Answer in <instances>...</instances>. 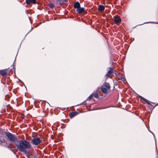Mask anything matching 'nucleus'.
I'll list each match as a JSON object with an SVG mask.
<instances>
[{
  "label": "nucleus",
  "mask_w": 158,
  "mask_h": 158,
  "mask_svg": "<svg viewBox=\"0 0 158 158\" xmlns=\"http://www.w3.org/2000/svg\"><path fill=\"white\" fill-rule=\"evenodd\" d=\"M16 146L18 150L21 152H23L27 156L29 155V152L26 149L31 148V145L28 141L23 140L19 141V143L16 144Z\"/></svg>",
  "instance_id": "f257e3e1"
},
{
  "label": "nucleus",
  "mask_w": 158,
  "mask_h": 158,
  "mask_svg": "<svg viewBox=\"0 0 158 158\" xmlns=\"http://www.w3.org/2000/svg\"><path fill=\"white\" fill-rule=\"evenodd\" d=\"M5 135L7 137L8 139L10 141L14 142L17 141L18 140L17 138L10 132H6Z\"/></svg>",
  "instance_id": "f03ea898"
},
{
  "label": "nucleus",
  "mask_w": 158,
  "mask_h": 158,
  "mask_svg": "<svg viewBox=\"0 0 158 158\" xmlns=\"http://www.w3.org/2000/svg\"><path fill=\"white\" fill-rule=\"evenodd\" d=\"M31 141L33 144L37 145L41 143L42 140L40 138H37L33 139Z\"/></svg>",
  "instance_id": "7ed1b4c3"
},
{
  "label": "nucleus",
  "mask_w": 158,
  "mask_h": 158,
  "mask_svg": "<svg viewBox=\"0 0 158 158\" xmlns=\"http://www.w3.org/2000/svg\"><path fill=\"white\" fill-rule=\"evenodd\" d=\"M93 97L97 98H99L98 94L97 92L93 93L87 99L89 100H90L91 99L93 98Z\"/></svg>",
  "instance_id": "20e7f679"
},
{
  "label": "nucleus",
  "mask_w": 158,
  "mask_h": 158,
  "mask_svg": "<svg viewBox=\"0 0 158 158\" xmlns=\"http://www.w3.org/2000/svg\"><path fill=\"white\" fill-rule=\"evenodd\" d=\"M114 21L115 23L117 25H119L121 22V19L120 17L118 16H114Z\"/></svg>",
  "instance_id": "39448f33"
},
{
  "label": "nucleus",
  "mask_w": 158,
  "mask_h": 158,
  "mask_svg": "<svg viewBox=\"0 0 158 158\" xmlns=\"http://www.w3.org/2000/svg\"><path fill=\"white\" fill-rule=\"evenodd\" d=\"M8 72V70L7 69L0 70V74L2 76H6Z\"/></svg>",
  "instance_id": "423d86ee"
},
{
  "label": "nucleus",
  "mask_w": 158,
  "mask_h": 158,
  "mask_svg": "<svg viewBox=\"0 0 158 158\" xmlns=\"http://www.w3.org/2000/svg\"><path fill=\"white\" fill-rule=\"evenodd\" d=\"M78 114V112L77 111H73L69 114V116L71 118H73L75 116H76Z\"/></svg>",
  "instance_id": "0eeeda50"
},
{
  "label": "nucleus",
  "mask_w": 158,
  "mask_h": 158,
  "mask_svg": "<svg viewBox=\"0 0 158 158\" xmlns=\"http://www.w3.org/2000/svg\"><path fill=\"white\" fill-rule=\"evenodd\" d=\"M36 0H26V2L27 4H29L31 3L33 4L36 3Z\"/></svg>",
  "instance_id": "6e6552de"
},
{
  "label": "nucleus",
  "mask_w": 158,
  "mask_h": 158,
  "mask_svg": "<svg viewBox=\"0 0 158 158\" xmlns=\"http://www.w3.org/2000/svg\"><path fill=\"white\" fill-rule=\"evenodd\" d=\"M139 97L141 100H143V101H145L147 104L150 106H152V105L151 104L150 101L141 96H140Z\"/></svg>",
  "instance_id": "1a4fd4ad"
},
{
  "label": "nucleus",
  "mask_w": 158,
  "mask_h": 158,
  "mask_svg": "<svg viewBox=\"0 0 158 158\" xmlns=\"http://www.w3.org/2000/svg\"><path fill=\"white\" fill-rule=\"evenodd\" d=\"M76 11L78 13L81 14L84 11V8L80 7L79 8L77 9Z\"/></svg>",
  "instance_id": "9d476101"
},
{
  "label": "nucleus",
  "mask_w": 158,
  "mask_h": 158,
  "mask_svg": "<svg viewBox=\"0 0 158 158\" xmlns=\"http://www.w3.org/2000/svg\"><path fill=\"white\" fill-rule=\"evenodd\" d=\"M104 9L105 7L103 6L100 5L98 7V10L100 12H102L104 11Z\"/></svg>",
  "instance_id": "9b49d317"
},
{
  "label": "nucleus",
  "mask_w": 158,
  "mask_h": 158,
  "mask_svg": "<svg viewBox=\"0 0 158 158\" xmlns=\"http://www.w3.org/2000/svg\"><path fill=\"white\" fill-rule=\"evenodd\" d=\"M74 8L77 9L80 7V5L78 2H77L74 5Z\"/></svg>",
  "instance_id": "f8f14e48"
},
{
  "label": "nucleus",
  "mask_w": 158,
  "mask_h": 158,
  "mask_svg": "<svg viewBox=\"0 0 158 158\" xmlns=\"http://www.w3.org/2000/svg\"><path fill=\"white\" fill-rule=\"evenodd\" d=\"M113 71L114 70L113 68H109V70L107 73H108V74L110 75L111 74L113 73Z\"/></svg>",
  "instance_id": "ddd939ff"
},
{
  "label": "nucleus",
  "mask_w": 158,
  "mask_h": 158,
  "mask_svg": "<svg viewBox=\"0 0 158 158\" xmlns=\"http://www.w3.org/2000/svg\"><path fill=\"white\" fill-rule=\"evenodd\" d=\"M101 91L103 93L105 94H106L107 93V89L105 88H101Z\"/></svg>",
  "instance_id": "4468645a"
},
{
  "label": "nucleus",
  "mask_w": 158,
  "mask_h": 158,
  "mask_svg": "<svg viewBox=\"0 0 158 158\" xmlns=\"http://www.w3.org/2000/svg\"><path fill=\"white\" fill-rule=\"evenodd\" d=\"M104 85L106 86L108 89H110V85L107 82H105L104 83Z\"/></svg>",
  "instance_id": "2eb2a0df"
},
{
  "label": "nucleus",
  "mask_w": 158,
  "mask_h": 158,
  "mask_svg": "<svg viewBox=\"0 0 158 158\" xmlns=\"http://www.w3.org/2000/svg\"><path fill=\"white\" fill-rule=\"evenodd\" d=\"M120 78L121 80L122 81H126L125 78L124 77L123 75H122L121 76Z\"/></svg>",
  "instance_id": "dca6fc26"
},
{
  "label": "nucleus",
  "mask_w": 158,
  "mask_h": 158,
  "mask_svg": "<svg viewBox=\"0 0 158 158\" xmlns=\"http://www.w3.org/2000/svg\"><path fill=\"white\" fill-rule=\"evenodd\" d=\"M56 2L57 3H59L60 4L64 2L63 0H56Z\"/></svg>",
  "instance_id": "f3484780"
},
{
  "label": "nucleus",
  "mask_w": 158,
  "mask_h": 158,
  "mask_svg": "<svg viewBox=\"0 0 158 158\" xmlns=\"http://www.w3.org/2000/svg\"><path fill=\"white\" fill-rule=\"evenodd\" d=\"M49 6L51 8H53L54 7V6L53 4L52 3H50L49 4Z\"/></svg>",
  "instance_id": "a211bd4d"
},
{
  "label": "nucleus",
  "mask_w": 158,
  "mask_h": 158,
  "mask_svg": "<svg viewBox=\"0 0 158 158\" xmlns=\"http://www.w3.org/2000/svg\"><path fill=\"white\" fill-rule=\"evenodd\" d=\"M5 143V140L4 139H0V143Z\"/></svg>",
  "instance_id": "6ab92c4d"
},
{
  "label": "nucleus",
  "mask_w": 158,
  "mask_h": 158,
  "mask_svg": "<svg viewBox=\"0 0 158 158\" xmlns=\"http://www.w3.org/2000/svg\"><path fill=\"white\" fill-rule=\"evenodd\" d=\"M110 75V74H108V73H107L105 75V76L106 77V78H107L109 77V76Z\"/></svg>",
  "instance_id": "aec40b11"
},
{
  "label": "nucleus",
  "mask_w": 158,
  "mask_h": 158,
  "mask_svg": "<svg viewBox=\"0 0 158 158\" xmlns=\"http://www.w3.org/2000/svg\"><path fill=\"white\" fill-rule=\"evenodd\" d=\"M5 146L7 147L8 148H10V146H9V144H8L7 143H6V145H5Z\"/></svg>",
  "instance_id": "412c9836"
},
{
  "label": "nucleus",
  "mask_w": 158,
  "mask_h": 158,
  "mask_svg": "<svg viewBox=\"0 0 158 158\" xmlns=\"http://www.w3.org/2000/svg\"><path fill=\"white\" fill-rule=\"evenodd\" d=\"M152 103V104H154V103Z\"/></svg>",
  "instance_id": "4be33fe9"
}]
</instances>
